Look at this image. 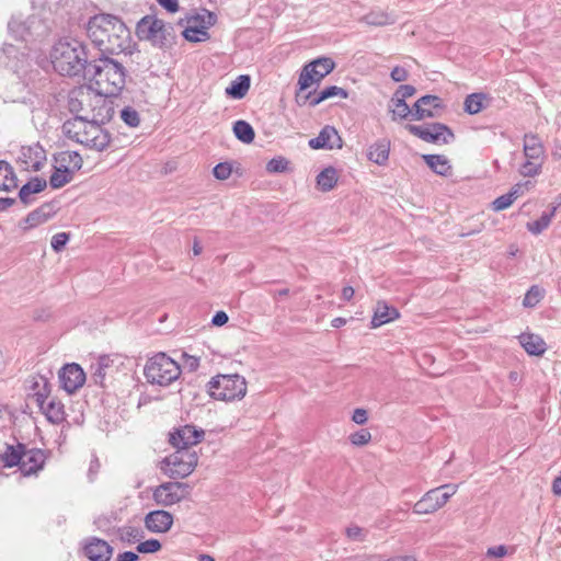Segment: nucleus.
I'll return each mask as SVG.
<instances>
[{"instance_id":"obj_42","label":"nucleus","mask_w":561,"mask_h":561,"mask_svg":"<svg viewBox=\"0 0 561 561\" xmlns=\"http://www.w3.org/2000/svg\"><path fill=\"white\" fill-rule=\"evenodd\" d=\"M295 100L299 106L309 105L311 107H314L325 101L324 98H320V92L310 91L308 93H304V91H300V88L296 92Z\"/></svg>"},{"instance_id":"obj_28","label":"nucleus","mask_w":561,"mask_h":561,"mask_svg":"<svg viewBox=\"0 0 561 561\" xmlns=\"http://www.w3.org/2000/svg\"><path fill=\"white\" fill-rule=\"evenodd\" d=\"M70 0H32V4L34 9H39L42 16H46L45 13L48 11L49 13L64 15V12L68 14V7Z\"/></svg>"},{"instance_id":"obj_31","label":"nucleus","mask_w":561,"mask_h":561,"mask_svg":"<svg viewBox=\"0 0 561 561\" xmlns=\"http://www.w3.org/2000/svg\"><path fill=\"white\" fill-rule=\"evenodd\" d=\"M427 167L438 175L448 176L451 173L449 160L443 154H424Z\"/></svg>"},{"instance_id":"obj_23","label":"nucleus","mask_w":561,"mask_h":561,"mask_svg":"<svg viewBox=\"0 0 561 561\" xmlns=\"http://www.w3.org/2000/svg\"><path fill=\"white\" fill-rule=\"evenodd\" d=\"M309 146L312 149L341 148L342 139L333 126L327 125L320 130L317 137L309 140Z\"/></svg>"},{"instance_id":"obj_4","label":"nucleus","mask_w":561,"mask_h":561,"mask_svg":"<svg viewBox=\"0 0 561 561\" xmlns=\"http://www.w3.org/2000/svg\"><path fill=\"white\" fill-rule=\"evenodd\" d=\"M50 61L60 76L77 77L88 73L90 61L87 46L76 38L58 41L50 50Z\"/></svg>"},{"instance_id":"obj_3","label":"nucleus","mask_w":561,"mask_h":561,"mask_svg":"<svg viewBox=\"0 0 561 561\" xmlns=\"http://www.w3.org/2000/svg\"><path fill=\"white\" fill-rule=\"evenodd\" d=\"M67 106L75 117L96 118L107 123L114 115L113 102L105 99L92 85H80L68 93Z\"/></svg>"},{"instance_id":"obj_61","label":"nucleus","mask_w":561,"mask_h":561,"mask_svg":"<svg viewBox=\"0 0 561 561\" xmlns=\"http://www.w3.org/2000/svg\"><path fill=\"white\" fill-rule=\"evenodd\" d=\"M390 77L396 82H402L405 81L409 77V73L405 68L396 66L390 73Z\"/></svg>"},{"instance_id":"obj_29","label":"nucleus","mask_w":561,"mask_h":561,"mask_svg":"<svg viewBox=\"0 0 561 561\" xmlns=\"http://www.w3.org/2000/svg\"><path fill=\"white\" fill-rule=\"evenodd\" d=\"M46 186V180L35 176L20 188L19 198L24 205H28L33 202L31 195L44 191Z\"/></svg>"},{"instance_id":"obj_2","label":"nucleus","mask_w":561,"mask_h":561,"mask_svg":"<svg viewBox=\"0 0 561 561\" xmlns=\"http://www.w3.org/2000/svg\"><path fill=\"white\" fill-rule=\"evenodd\" d=\"M126 68L108 55H100L91 59L85 79L105 99L117 96L126 84Z\"/></svg>"},{"instance_id":"obj_35","label":"nucleus","mask_w":561,"mask_h":561,"mask_svg":"<svg viewBox=\"0 0 561 561\" xmlns=\"http://www.w3.org/2000/svg\"><path fill=\"white\" fill-rule=\"evenodd\" d=\"M250 84V76L241 75L226 89V94L232 99L240 100L248 93Z\"/></svg>"},{"instance_id":"obj_64","label":"nucleus","mask_w":561,"mask_h":561,"mask_svg":"<svg viewBox=\"0 0 561 561\" xmlns=\"http://www.w3.org/2000/svg\"><path fill=\"white\" fill-rule=\"evenodd\" d=\"M184 365L191 370L194 371L199 367V358L193 355L184 354Z\"/></svg>"},{"instance_id":"obj_45","label":"nucleus","mask_w":561,"mask_h":561,"mask_svg":"<svg viewBox=\"0 0 561 561\" xmlns=\"http://www.w3.org/2000/svg\"><path fill=\"white\" fill-rule=\"evenodd\" d=\"M485 95L483 93L469 94L463 103V108L468 114H478L483 108V100Z\"/></svg>"},{"instance_id":"obj_50","label":"nucleus","mask_w":561,"mask_h":561,"mask_svg":"<svg viewBox=\"0 0 561 561\" xmlns=\"http://www.w3.org/2000/svg\"><path fill=\"white\" fill-rule=\"evenodd\" d=\"M289 161L284 157L271 159L266 164V171L270 173H282L288 169Z\"/></svg>"},{"instance_id":"obj_11","label":"nucleus","mask_w":561,"mask_h":561,"mask_svg":"<svg viewBox=\"0 0 561 561\" xmlns=\"http://www.w3.org/2000/svg\"><path fill=\"white\" fill-rule=\"evenodd\" d=\"M334 61L329 57H320L307 64L298 80L300 91L307 90L312 83H319L334 69Z\"/></svg>"},{"instance_id":"obj_56","label":"nucleus","mask_w":561,"mask_h":561,"mask_svg":"<svg viewBox=\"0 0 561 561\" xmlns=\"http://www.w3.org/2000/svg\"><path fill=\"white\" fill-rule=\"evenodd\" d=\"M514 202L512 194H503L492 202V209L494 211H502L508 208Z\"/></svg>"},{"instance_id":"obj_59","label":"nucleus","mask_w":561,"mask_h":561,"mask_svg":"<svg viewBox=\"0 0 561 561\" xmlns=\"http://www.w3.org/2000/svg\"><path fill=\"white\" fill-rule=\"evenodd\" d=\"M416 92L415 88L411 84H402L398 88V90L394 92L393 98L407 100L408 98H411Z\"/></svg>"},{"instance_id":"obj_55","label":"nucleus","mask_w":561,"mask_h":561,"mask_svg":"<svg viewBox=\"0 0 561 561\" xmlns=\"http://www.w3.org/2000/svg\"><path fill=\"white\" fill-rule=\"evenodd\" d=\"M371 439V434L368 430L362 428L350 436V440L353 445L364 446Z\"/></svg>"},{"instance_id":"obj_58","label":"nucleus","mask_w":561,"mask_h":561,"mask_svg":"<svg viewBox=\"0 0 561 561\" xmlns=\"http://www.w3.org/2000/svg\"><path fill=\"white\" fill-rule=\"evenodd\" d=\"M68 241H69V234L68 233H66V232H58V233L53 236L50 244H51V248L56 252H59V251H61L65 248V245L67 244Z\"/></svg>"},{"instance_id":"obj_5","label":"nucleus","mask_w":561,"mask_h":561,"mask_svg":"<svg viewBox=\"0 0 561 561\" xmlns=\"http://www.w3.org/2000/svg\"><path fill=\"white\" fill-rule=\"evenodd\" d=\"M104 124L96 118L82 121L81 117H73L62 124V131L67 138L90 149L102 151L111 141L108 131L102 127Z\"/></svg>"},{"instance_id":"obj_57","label":"nucleus","mask_w":561,"mask_h":561,"mask_svg":"<svg viewBox=\"0 0 561 561\" xmlns=\"http://www.w3.org/2000/svg\"><path fill=\"white\" fill-rule=\"evenodd\" d=\"M232 172L231 164L228 162H220L217 165H215L213 173L214 176L218 180H227Z\"/></svg>"},{"instance_id":"obj_46","label":"nucleus","mask_w":561,"mask_h":561,"mask_svg":"<svg viewBox=\"0 0 561 561\" xmlns=\"http://www.w3.org/2000/svg\"><path fill=\"white\" fill-rule=\"evenodd\" d=\"M363 21L374 26H383L393 23V19L383 11H371L364 15Z\"/></svg>"},{"instance_id":"obj_12","label":"nucleus","mask_w":561,"mask_h":561,"mask_svg":"<svg viewBox=\"0 0 561 561\" xmlns=\"http://www.w3.org/2000/svg\"><path fill=\"white\" fill-rule=\"evenodd\" d=\"M407 129L423 141L431 144H449L454 139L451 129L442 123H433L424 126L407 125Z\"/></svg>"},{"instance_id":"obj_6","label":"nucleus","mask_w":561,"mask_h":561,"mask_svg":"<svg viewBox=\"0 0 561 561\" xmlns=\"http://www.w3.org/2000/svg\"><path fill=\"white\" fill-rule=\"evenodd\" d=\"M55 24V20L42 16L41 13H33L26 19L13 15L8 24L10 34L18 41L25 44L30 41L47 36Z\"/></svg>"},{"instance_id":"obj_27","label":"nucleus","mask_w":561,"mask_h":561,"mask_svg":"<svg viewBox=\"0 0 561 561\" xmlns=\"http://www.w3.org/2000/svg\"><path fill=\"white\" fill-rule=\"evenodd\" d=\"M400 313L397 308L388 306L385 301H379L371 319V328L381 327L398 319Z\"/></svg>"},{"instance_id":"obj_14","label":"nucleus","mask_w":561,"mask_h":561,"mask_svg":"<svg viewBox=\"0 0 561 561\" xmlns=\"http://www.w3.org/2000/svg\"><path fill=\"white\" fill-rule=\"evenodd\" d=\"M28 46L4 44L0 51V64L13 72L19 73L28 65Z\"/></svg>"},{"instance_id":"obj_53","label":"nucleus","mask_w":561,"mask_h":561,"mask_svg":"<svg viewBox=\"0 0 561 561\" xmlns=\"http://www.w3.org/2000/svg\"><path fill=\"white\" fill-rule=\"evenodd\" d=\"M161 549V543L158 539H148L140 542L136 550L138 553H154Z\"/></svg>"},{"instance_id":"obj_62","label":"nucleus","mask_w":561,"mask_h":561,"mask_svg":"<svg viewBox=\"0 0 561 561\" xmlns=\"http://www.w3.org/2000/svg\"><path fill=\"white\" fill-rule=\"evenodd\" d=\"M66 156L68 159L62 158V161H67L73 169L79 170L82 167V158L78 152H67Z\"/></svg>"},{"instance_id":"obj_52","label":"nucleus","mask_w":561,"mask_h":561,"mask_svg":"<svg viewBox=\"0 0 561 561\" xmlns=\"http://www.w3.org/2000/svg\"><path fill=\"white\" fill-rule=\"evenodd\" d=\"M368 531L357 525H350L345 529L346 537L352 541L362 542L366 539Z\"/></svg>"},{"instance_id":"obj_9","label":"nucleus","mask_w":561,"mask_h":561,"mask_svg":"<svg viewBox=\"0 0 561 561\" xmlns=\"http://www.w3.org/2000/svg\"><path fill=\"white\" fill-rule=\"evenodd\" d=\"M523 152L526 160L518 169L519 174L524 178H535L539 175L542 171L546 150L537 134L528 133L524 135Z\"/></svg>"},{"instance_id":"obj_10","label":"nucleus","mask_w":561,"mask_h":561,"mask_svg":"<svg viewBox=\"0 0 561 561\" xmlns=\"http://www.w3.org/2000/svg\"><path fill=\"white\" fill-rule=\"evenodd\" d=\"M198 461L195 450L184 448V450L175 449V451L162 460L161 469L171 479H182L190 476Z\"/></svg>"},{"instance_id":"obj_8","label":"nucleus","mask_w":561,"mask_h":561,"mask_svg":"<svg viewBox=\"0 0 561 561\" xmlns=\"http://www.w3.org/2000/svg\"><path fill=\"white\" fill-rule=\"evenodd\" d=\"M211 398L221 401L240 400L247 394V381L238 374L217 375L207 383Z\"/></svg>"},{"instance_id":"obj_39","label":"nucleus","mask_w":561,"mask_h":561,"mask_svg":"<svg viewBox=\"0 0 561 561\" xmlns=\"http://www.w3.org/2000/svg\"><path fill=\"white\" fill-rule=\"evenodd\" d=\"M187 26L183 31V36L186 41L192 43L205 42L209 38L208 31L205 30V26L197 25L187 20Z\"/></svg>"},{"instance_id":"obj_18","label":"nucleus","mask_w":561,"mask_h":561,"mask_svg":"<svg viewBox=\"0 0 561 561\" xmlns=\"http://www.w3.org/2000/svg\"><path fill=\"white\" fill-rule=\"evenodd\" d=\"M19 162L24 170L39 171L46 162V152L39 144L22 146Z\"/></svg>"},{"instance_id":"obj_41","label":"nucleus","mask_w":561,"mask_h":561,"mask_svg":"<svg viewBox=\"0 0 561 561\" xmlns=\"http://www.w3.org/2000/svg\"><path fill=\"white\" fill-rule=\"evenodd\" d=\"M112 363L113 360L110 358V356L100 357L92 375V378L96 385L104 387V381L108 370L112 368Z\"/></svg>"},{"instance_id":"obj_40","label":"nucleus","mask_w":561,"mask_h":561,"mask_svg":"<svg viewBox=\"0 0 561 561\" xmlns=\"http://www.w3.org/2000/svg\"><path fill=\"white\" fill-rule=\"evenodd\" d=\"M233 134L237 139L244 144H251L254 140L255 133L253 127L245 121H237L233 124Z\"/></svg>"},{"instance_id":"obj_43","label":"nucleus","mask_w":561,"mask_h":561,"mask_svg":"<svg viewBox=\"0 0 561 561\" xmlns=\"http://www.w3.org/2000/svg\"><path fill=\"white\" fill-rule=\"evenodd\" d=\"M72 180V174L68 167L56 169L49 178V184L53 188H60Z\"/></svg>"},{"instance_id":"obj_26","label":"nucleus","mask_w":561,"mask_h":561,"mask_svg":"<svg viewBox=\"0 0 561 561\" xmlns=\"http://www.w3.org/2000/svg\"><path fill=\"white\" fill-rule=\"evenodd\" d=\"M25 447L26 445L20 442L5 444L4 450L0 454V463L5 468L19 467Z\"/></svg>"},{"instance_id":"obj_44","label":"nucleus","mask_w":561,"mask_h":561,"mask_svg":"<svg viewBox=\"0 0 561 561\" xmlns=\"http://www.w3.org/2000/svg\"><path fill=\"white\" fill-rule=\"evenodd\" d=\"M545 297V289L538 285H533L523 299V306L525 308L536 307Z\"/></svg>"},{"instance_id":"obj_15","label":"nucleus","mask_w":561,"mask_h":561,"mask_svg":"<svg viewBox=\"0 0 561 561\" xmlns=\"http://www.w3.org/2000/svg\"><path fill=\"white\" fill-rule=\"evenodd\" d=\"M205 432L202 428H196L194 425H184L175 428L170 433V444L180 450L184 448L192 449L204 438Z\"/></svg>"},{"instance_id":"obj_37","label":"nucleus","mask_w":561,"mask_h":561,"mask_svg":"<svg viewBox=\"0 0 561 561\" xmlns=\"http://www.w3.org/2000/svg\"><path fill=\"white\" fill-rule=\"evenodd\" d=\"M561 205V201H559L556 205L552 206L551 210L549 213H543L539 219L528 222L527 229L534 234L541 233L545 229L549 227L551 224L552 218L556 215V211L558 207Z\"/></svg>"},{"instance_id":"obj_21","label":"nucleus","mask_w":561,"mask_h":561,"mask_svg":"<svg viewBox=\"0 0 561 561\" xmlns=\"http://www.w3.org/2000/svg\"><path fill=\"white\" fill-rule=\"evenodd\" d=\"M45 461L46 455L42 449L25 447L19 469L23 476H31L41 471Z\"/></svg>"},{"instance_id":"obj_49","label":"nucleus","mask_w":561,"mask_h":561,"mask_svg":"<svg viewBox=\"0 0 561 561\" xmlns=\"http://www.w3.org/2000/svg\"><path fill=\"white\" fill-rule=\"evenodd\" d=\"M121 118L129 127H137L140 124L139 113L131 106H126L121 111Z\"/></svg>"},{"instance_id":"obj_16","label":"nucleus","mask_w":561,"mask_h":561,"mask_svg":"<svg viewBox=\"0 0 561 561\" xmlns=\"http://www.w3.org/2000/svg\"><path fill=\"white\" fill-rule=\"evenodd\" d=\"M59 381L64 390L75 393L85 381V374L78 364H67L59 371Z\"/></svg>"},{"instance_id":"obj_51","label":"nucleus","mask_w":561,"mask_h":561,"mask_svg":"<svg viewBox=\"0 0 561 561\" xmlns=\"http://www.w3.org/2000/svg\"><path fill=\"white\" fill-rule=\"evenodd\" d=\"M119 534L121 539L128 543L136 542L142 537V531L139 528L133 526L123 527Z\"/></svg>"},{"instance_id":"obj_30","label":"nucleus","mask_w":561,"mask_h":561,"mask_svg":"<svg viewBox=\"0 0 561 561\" xmlns=\"http://www.w3.org/2000/svg\"><path fill=\"white\" fill-rule=\"evenodd\" d=\"M34 391L32 398L38 408H44V403L48 401L50 393V385L44 376L34 377L31 386Z\"/></svg>"},{"instance_id":"obj_19","label":"nucleus","mask_w":561,"mask_h":561,"mask_svg":"<svg viewBox=\"0 0 561 561\" xmlns=\"http://www.w3.org/2000/svg\"><path fill=\"white\" fill-rule=\"evenodd\" d=\"M449 500V494H439V489L427 491L413 506L417 515L432 514L443 507Z\"/></svg>"},{"instance_id":"obj_60","label":"nucleus","mask_w":561,"mask_h":561,"mask_svg":"<svg viewBox=\"0 0 561 561\" xmlns=\"http://www.w3.org/2000/svg\"><path fill=\"white\" fill-rule=\"evenodd\" d=\"M507 553H508L507 547L504 545H499V546L488 548L485 554H486V557H490V558H503V557L507 556Z\"/></svg>"},{"instance_id":"obj_20","label":"nucleus","mask_w":561,"mask_h":561,"mask_svg":"<svg viewBox=\"0 0 561 561\" xmlns=\"http://www.w3.org/2000/svg\"><path fill=\"white\" fill-rule=\"evenodd\" d=\"M83 553L90 561H110L113 548L103 539L89 537L84 540Z\"/></svg>"},{"instance_id":"obj_1","label":"nucleus","mask_w":561,"mask_h":561,"mask_svg":"<svg viewBox=\"0 0 561 561\" xmlns=\"http://www.w3.org/2000/svg\"><path fill=\"white\" fill-rule=\"evenodd\" d=\"M87 35L100 55H115L129 46L130 31L125 23L112 14H96L87 24Z\"/></svg>"},{"instance_id":"obj_22","label":"nucleus","mask_w":561,"mask_h":561,"mask_svg":"<svg viewBox=\"0 0 561 561\" xmlns=\"http://www.w3.org/2000/svg\"><path fill=\"white\" fill-rule=\"evenodd\" d=\"M173 525V515L163 510L149 512L145 517V526L151 533H167Z\"/></svg>"},{"instance_id":"obj_13","label":"nucleus","mask_w":561,"mask_h":561,"mask_svg":"<svg viewBox=\"0 0 561 561\" xmlns=\"http://www.w3.org/2000/svg\"><path fill=\"white\" fill-rule=\"evenodd\" d=\"M191 488L187 483L165 482L153 491V500L162 506H170L179 503L190 494Z\"/></svg>"},{"instance_id":"obj_32","label":"nucleus","mask_w":561,"mask_h":561,"mask_svg":"<svg viewBox=\"0 0 561 561\" xmlns=\"http://www.w3.org/2000/svg\"><path fill=\"white\" fill-rule=\"evenodd\" d=\"M54 214V206L49 203L43 204L41 207L36 208L35 210L31 211L26 218L25 224L26 228H33L36 227L45 221H47Z\"/></svg>"},{"instance_id":"obj_47","label":"nucleus","mask_w":561,"mask_h":561,"mask_svg":"<svg viewBox=\"0 0 561 561\" xmlns=\"http://www.w3.org/2000/svg\"><path fill=\"white\" fill-rule=\"evenodd\" d=\"M187 19L197 25L205 26L206 31L217 22V15L206 9H203L202 12L195 13Z\"/></svg>"},{"instance_id":"obj_17","label":"nucleus","mask_w":561,"mask_h":561,"mask_svg":"<svg viewBox=\"0 0 561 561\" xmlns=\"http://www.w3.org/2000/svg\"><path fill=\"white\" fill-rule=\"evenodd\" d=\"M444 108L442 99L437 95L427 94L420 98L413 106V118L422 121L424 118H434L439 115Z\"/></svg>"},{"instance_id":"obj_33","label":"nucleus","mask_w":561,"mask_h":561,"mask_svg":"<svg viewBox=\"0 0 561 561\" xmlns=\"http://www.w3.org/2000/svg\"><path fill=\"white\" fill-rule=\"evenodd\" d=\"M46 419L53 424H60L65 420L64 404L56 399H50L44 403V408H39Z\"/></svg>"},{"instance_id":"obj_34","label":"nucleus","mask_w":561,"mask_h":561,"mask_svg":"<svg viewBox=\"0 0 561 561\" xmlns=\"http://www.w3.org/2000/svg\"><path fill=\"white\" fill-rule=\"evenodd\" d=\"M18 187V179L10 163L0 160V191L9 192Z\"/></svg>"},{"instance_id":"obj_25","label":"nucleus","mask_w":561,"mask_h":561,"mask_svg":"<svg viewBox=\"0 0 561 561\" xmlns=\"http://www.w3.org/2000/svg\"><path fill=\"white\" fill-rule=\"evenodd\" d=\"M390 141L386 138L378 139L367 149V159L378 165H386L389 160Z\"/></svg>"},{"instance_id":"obj_24","label":"nucleus","mask_w":561,"mask_h":561,"mask_svg":"<svg viewBox=\"0 0 561 561\" xmlns=\"http://www.w3.org/2000/svg\"><path fill=\"white\" fill-rule=\"evenodd\" d=\"M165 31V22L151 15L144 16L137 24V33L141 38H156Z\"/></svg>"},{"instance_id":"obj_7","label":"nucleus","mask_w":561,"mask_h":561,"mask_svg":"<svg viewBox=\"0 0 561 561\" xmlns=\"http://www.w3.org/2000/svg\"><path fill=\"white\" fill-rule=\"evenodd\" d=\"M144 375L149 383L167 387L180 377L181 368L165 353H158L147 360Z\"/></svg>"},{"instance_id":"obj_63","label":"nucleus","mask_w":561,"mask_h":561,"mask_svg":"<svg viewBox=\"0 0 561 561\" xmlns=\"http://www.w3.org/2000/svg\"><path fill=\"white\" fill-rule=\"evenodd\" d=\"M169 13H176L180 10L178 0H156Z\"/></svg>"},{"instance_id":"obj_38","label":"nucleus","mask_w":561,"mask_h":561,"mask_svg":"<svg viewBox=\"0 0 561 561\" xmlns=\"http://www.w3.org/2000/svg\"><path fill=\"white\" fill-rule=\"evenodd\" d=\"M337 182V173L333 167L324 168L317 176V184L322 192L331 191Z\"/></svg>"},{"instance_id":"obj_48","label":"nucleus","mask_w":561,"mask_h":561,"mask_svg":"<svg viewBox=\"0 0 561 561\" xmlns=\"http://www.w3.org/2000/svg\"><path fill=\"white\" fill-rule=\"evenodd\" d=\"M391 103L393 105L392 114L393 118H407L409 115L413 116V111L409 107L405 100L393 98L391 99Z\"/></svg>"},{"instance_id":"obj_36","label":"nucleus","mask_w":561,"mask_h":561,"mask_svg":"<svg viewBox=\"0 0 561 561\" xmlns=\"http://www.w3.org/2000/svg\"><path fill=\"white\" fill-rule=\"evenodd\" d=\"M520 344L529 355H541L546 351L545 341L536 334H522Z\"/></svg>"},{"instance_id":"obj_54","label":"nucleus","mask_w":561,"mask_h":561,"mask_svg":"<svg viewBox=\"0 0 561 561\" xmlns=\"http://www.w3.org/2000/svg\"><path fill=\"white\" fill-rule=\"evenodd\" d=\"M334 96H340L342 99H346L348 96V92L345 89L336 87V85L327 87L320 91V98H324V100H328V99H331Z\"/></svg>"}]
</instances>
